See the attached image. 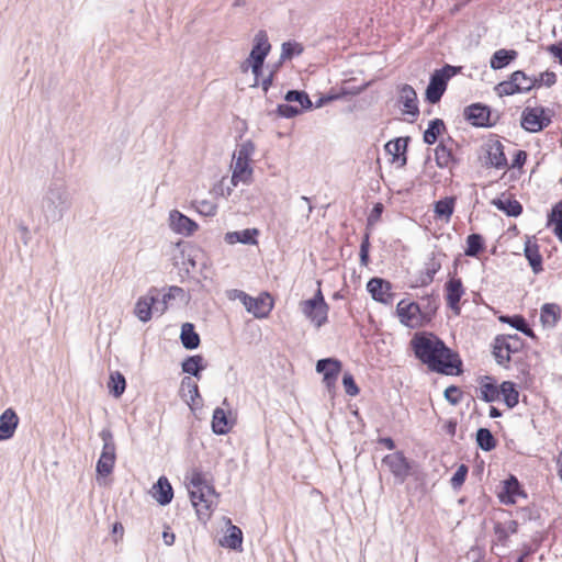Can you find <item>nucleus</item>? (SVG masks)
<instances>
[{
  "label": "nucleus",
  "instance_id": "nucleus-1",
  "mask_svg": "<svg viewBox=\"0 0 562 562\" xmlns=\"http://www.w3.org/2000/svg\"><path fill=\"white\" fill-rule=\"evenodd\" d=\"M411 346L416 358L431 371L451 374L452 370L461 364L458 356L434 335L416 334L411 340Z\"/></svg>",
  "mask_w": 562,
  "mask_h": 562
},
{
  "label": "nucleus",
  "instance_id": "nucleus-2",
  "mask_svg": "<svg viewBox=\"0 0 562 562\" xmlns=\"http://www.w3.org/2000/svg\"><path fill=\"white\" fill-rule=\"evenodd\" d=\"M71 206V196L65 182L53 180L41 200V212L46 223L59 222Z\"/></svg>",
  "mask_w": 562,
  "mask_h": 562
},
{
  "label": "nucleus",
  "instance_id": "nucleus-3",
  "mask_svg": "<svg viewBox=\"0 0 562 562\" xmlns=\"http://www.w3.org/2000/svg\"><path fill=\"white\" fill-rule=\"evenodd\" d=\"M460 70L461 67L451 65H445L442 68L436 69L431 74L426 88V100L431 104L438 103L447 89L449 79L460 72Z\"/></svg>",
  "mask_w": 562,
  "mask_h": 562
},
{
  "label": "nucleus",
  "instance_id": "nucleus-4",
  "mask_svg": "<svg viewBox=\"0 0 562 562\" xmlns=\"http://www.w3.org/2000/svg\"><path fill=\"white\" fill-rule=\"evenodd\" d=\"M300 311L316 328H321L327 323L329 306L321 288L317 289L312 299L300 303Z\"/></svg>",
  "mask_w": 562,
  "mask_h": 562
},
{
  "label": "nucleus",
  "instance_id": "nucleus-5",
  "mask_svg": "<svg viewBox=\"0 0 562 562\" xmlns=\"http://www.w3.org/2000/svg\"><path fill=\"white\" fill-rule=\"evenodd\" d=\"M170 294H165L162 299H159V292L157 289H151L145 295L138 299L135 304L134 313L140 322H148L151 318L154 312L162 314L167 308V300L170 299Z\"/></svg>",
  "mask_w": 562,
  "mask_h": 562
},
{
  "label": "nucleus",
  "instance_id": "nucleus-6",
  "mask_svg": "<svg viewBox=\"0 0 562 562\" xmlns=\"http://www.w3.org/2000/svg\"><path fill=\"white\" fill-rule=\"evenodd\" d=\"M552 111L543 106H527L520 119L521 127L529 133H538L550 125Z\"/></svg>",
  "mask_w": 562,
  "mask_h": 562
},
{
  "label": "nucleus",
  "instance_id": "nucleus-7",
  "mask_svg": "<svg viewBox=\"0 0 562 562\" xmlns=\"http://www.w3.org/2000/svg\"><path fill=\"white\" fill-rule=\"evenodd\" d=\"M100 437L103 441V448L100 459L97 463V472L100 475L106 476L112 472L115 463V443L113 441L112 432L108 429H103L100 432Z\"/></svg>",
  "mask_w": 562,
  "mask_h": 562
},
{
  "label": "nucleus",
  "instance_id": "nucleus-8",
  "mask_svg": "<svg viewBox=\"0 0 562 562\" xmlns=\"http://www.w3.org/2000/svg\"><path fill=\"white\" fill-rule=\"evenodd\" d=\"M519 349V337L517 335L497 336L493 345V355L501 366L510 361V353Z\"/></svg>",
  "mask_w": 562,
  "mask_h": 562
},
{
  "label": "nucleus",
  "instance_id": "nucleus-9",
  "mask_svg": "<svg viewBox=\"0 0 562 562\" xmlns=\"http://www.w3.org/2000/svg\"><path fill=\"white\" fill-rule=\"evenodd\" d=\"M271 49V45L268 40V35L266 31H259L254 38V46L249 54L246 63L248 66L246 68L243 67L245 71L248 67L257 68L258 66H263L265 59Z\"/></svg>",
  "mask_w": 562,
  "mask_h": 562
},
{
  "label": "nucleus",
  "instance_id": "nucleus-10",
  "mask_svg": "<svg viewBox=\"0 0 562 562\" xmlns=\"http://www.w3.org/2000/svg\"><path fill=\"white\" fill-rule=\"evenodd\" d=\"M397 103L403 114L416 119L419 115L418 99L415 89L409 85H402L397 88Z\"/></svg>",
  "mask_w": 562,
  "mask_h": 562
},
{
  "label": "nucleus",
  "instance_id": "nucleus-11",
  "mask_svg": "<svg viewBox=\"0 0 562 562\" xmlns=\"http://www.w3.org/2000/svg\"><path fill=\"white\" fill-rule=\"evenodd\" d=\"M244 306L256 318H265L271 312L273 302L268 293L256 299L250 295H244Z\"/></svg>",
  "mask_w": 562,
  "mask_h": 562
},
{
  "label": "nucleus",
  "instance_id": "nucleus-12",
  "mask_svg": "<svg viewBox=\"0 0 562 562\" xmlns=\"http://www.w3.org/2000/svg\"><path fill=\"white\" fill-rule=\"evenodd\" d=\"M220 494H189L192 506L195 508L198 518L206 522L212 514L213 506Z\"/></svg>",
  "mask_w": 562,
  "mask_h": 562
},
{
  "label": "nucleus",
  "instance_id": "nucleus-13",
  "mask_svg": "<svg viewBox=\"0 0 562 562\" xmlns=\"http://www.w3.org/2000/svg\"><path fill=\"white\" fill-rule=\"evenodd\" d=\"M169 226L172 232L190 236L198 229V224L177 210L169 213Z\"/></svg>",
  "mask_w": 562,
  "mask_h": 562
},
{
  "label": "nucleus",
  "instance_id": "nucleus-14",
  "mask_svg": "<svg viewBox=\"0 0 562 562\" xmlns=\"http://www.w3.org/2000/svg\"><path fill=\"white\" fill-rule=\"evenodd\" d=\"M316 371L323 373L324 382L330 389L335 385L341 371V362L334 358L321 359L316 363Z\"/></svg>",
  "mask_w": 562,
  "mask_h": 562
},
{
  "label": "nucleus",
  "instance_id": "nucleus-15",
  "mask_svg": "<svg viewBox=\"0 0 562 562\" xmlns=\"http://www.w3.org/2000/svg\"><path fill=\"white\" fill-rule=\"evenodd\" d=\"M367 289L373 300L384 304L392 303L393 293H391L392 286L389 281L381 278H372L368 282Z\"/></svg>",
  "mask_w": 562,
  "mask_h": 562
},
{
  "label": "nucleus",
  "instance_id": "nucleus-16",
  "mask_svg": "<svg viewBox=\"0 0 562 562\" xmlns=\"http://www.w3.org/2000/svg\"><path fill=\"white\" fill-rule=\"evenodd\" d=\"M518 522L516 520L497 521L494 524V546L508 547L509 537L517 533Z\"/></svg>",
  "mask_w": 562,
  "mask_h": 562
},
{
  "label": "nucleus",
  "instance_id": "nucleus-17",
  "mask_svg": "<svg viewBox=\"0 0 562 562\" xmlns=\"http://www.w3.org/2000/svg\"><path fill=\"white\" fill-rule=\"evenodd\" d=\"M465 119L474 126L485 127L491 126L490 122L491 111L486 105L475 103L464 110Z\"/></svg>",
  "mask_w": 562,
  "mask_h": 562
},
{
  "label": "nucleus",
  "instance_id": "nucleus-18",
  "mask_svg": "<svg viewBox=\"0 0 562 562\" xmlns=\"http://www.w3.org/2000/svg\"><path fill=\"white\" fill-rule=\"evenodd\" d=\"M454 146V142L449 137L447 140L440 142L436 147L435 160L439 168H450L452 165L457 164L453 154Z\"/></svg>",
  "mask_w": 562,
  "mask_h": 562
},
{
  "label": "nucleus",
  "instance_id": "nucleus-19",
  "mask_svg": "<svg viewBox=\"0 0 562 562\" xmlns=\"http://www.w3.org/2000/svg\"><path fill=\"white\" fill-rule=\"evenodd\" d=\"M446 300L447 305L454 312L456 315L460 314V300L464 294L462 281L460 279H450L446 285Z\"/></svg>",
  "mask_w": 562,
  "mask_h": 562
},
{
  "label": "nucleus",
  "instance_id": "nucleus-20",
  "mask_svg": "<svg viewBox=\"0 0 562 562\" xmlns=\"http://www.w3.org/2000/svg\"><path fill=\"white\" fill-rule=\"evenodd\" d=\"M19 424V417L12 408H7L0 416V441L13 437Z\"/></svg>",
  "mask_w": 562,
  "mask_h": 562
},
{
  "label": "nucleus",
  "instance_id": "nucleus-21",
  "mask_svg": "<svg viewBox=\"0 0 562 562\" xmlns=\"http://www.w3.org/2000/svg\"><path fill=\"white\" fill-rule=\"evenodd\" d=\"M382 463L397 477L408 473L409 467L402 452H394L383 458Z\"/></svg>",
  "mask_w": 562,
  "mask_h": 562
},
{
  "label": "nucleus",
  "instance_id": "nucleus-22",
  "mask_svg": "<svg viewBox=\"0 0 562 562\" xmlns=\"http://www.w3.org/2000/svg\"><path fill=\"white\" fill-rule=\"evenodd\" d=\"M480 387L477 396L486 403L495 402L499 398V387L494 379L488 375L480 376Z\"/></svg>",
  "mask_w": 562,
  "mask_h": 562
},
{
  "label": "nucleus",
  "instance_id": "nucleus-23",
  "mask_svg": "<svg viewBox=\"0 0 562 562\" xmlns=\"http://www.w3.org/2000/svg\"><path fill=\"white\" fill-rule=\"evenodd\" d=\"M184 484L189 492L196 490V492H215L214 487L210 485L205 474L191 470L184 476Z\"/></svg>",
  "mask_w": 562,
  "mask_h": 562
},
{
  "label": "nucleus",
  "instance_id": "nucleus-24",
  "mask_svg": "<svg viewBox=\"0 0 562 562\" xmlns=\"http://www.w3.org/2000/svg\"><path fill=\"white\" fill-rule=\"evenodd\" d=\"M486 164L496 169H504L507 167V158L504 153V146L501 142L496 140L490 145L487 149Z\"/></svg>",
  "mask_w": 562,
  "mask_h": 562
},
{
  "label": "nucleus",
  "instance_id": "nucleus-25",
  "mask_svg": "<svg viewBox=\"0 0 562 562\" xmlns=\"http://www.w3.org/2000/svg\"><path fill=\"white\" fill-rule=\"evenodd\" d=\"M396 312L401 323L409 326L417 319V315L420 313V306L415 302L407 303L402 300L397 304Z\"/></svg>",
  "mask_w": 562,
  "mask_h": 562
},
{
  "label": "nucleus",
  "instance_id": "nucleus-26",
  "mask_svg": "<svg viewBox=\"0 0 562 562\" xmlns=\"http://www.w3.org/2000/svg\"><path fill=\"white\" fill-rule=\"evenodd\" d=\"M408 138H396L385 144V150L393 156V161H401V167L405 166L407 158L405 151L407 148Z\"/></svg>",
  "mask_w": 562,
  "mask_h": 562
},
{
  "label": "nucleus",
  "instance_id": "nucleus-27",
  "mask_svg": "<svg viewBox=\"0 0 562 562\" xmlns=\"http://www.w3.org/2000/svg\"><path fill=\"white\" fill-rule=\"evenodd\" d=\"M257 235L258 229L256 228H247L239 232H228L225 235V241L231 245L236 243H240L244 245H255L257 244Z\"/></svg>",
  "mask_w": 562,
  "mask_h": 562
},
{
  "label": "nucleus",
  "instance_id": "nucleus-28",
  "mask_svg": "<svg viewBox=\"0 0 562 562\" xmlns=\"http://www.w3.org/2000/svg\"><path fill=\"white\" fill-rule=\"evenodd\" d=\"M561 318V308L558 304L546 303L541 307L540 321L544 327L553 328Z\"/></svg>",
  "mask_w": 562,
  "mask_h": 562
},
{
  "label": "nucleus",
  "instance_id": "nucleus-29",
  "mask_svg": "<svg viewBox=\"0 0 562 562\" xmlns=\"http://www.w3.org/2000/svg\"><path fill=\"white\" fill-rule=\"evenodd\" d=\"M492 204L508 216H518L522 212V206L517 200L505 196L504 194L501 198L492 200Z\"/></svg>",
  "mask_w": 562,
  "mask_h": 562
},
{
  "label": "nucleus",
  "instance_id": "nucleus-30",
  "mask_svg": "<svg viewBox=\"0 0 562 562\" xmlns=\"http://www.w3.org/2000/svg\"><path fill=\"white\" fill-rule=\"evenodd\" d=\"M251 177L252 168L250 167L249 162L233 159L232 182L234 186H237L238 182L249 183Z\"/></svg>",
  "mask_w": 562,
  "mask_h": 562
},
{
  "label": "nucleus",
  "instance_id": "nucleus-31",
  "mask_svg": "<svg viewBox=\"0 0 562 562\" xmlns=\"http://www.w3.org/2000/svg\"><path fill=\"white\" fill-rule=\"evenodd\" d=\"M517 56L518 53L515 49L501 48L492 55L490 67L494 70L502 69L515 60Z\"/></svg>",
  "mask_w": 562,
  "mask_h": 562
},
{
  "label": "nucleus",
  "instance_id": "nucleus-32",
  "mask_svg": "<svg viewBox=\"0 0 562 562\" xmlns=\"http://www.w3.org/2000/svg\"><path fill=\"white\" fill-rule=\"evenodd\" d=\"M518 78H524L519 72H513L508 80L499 82L495 87V91L499 97L513 95L515 93H521V88L517 85Z\"/></svg>",
  "mask_w": 562,
  "mask_h": 562
},
{
  "label": "nucleus",
  "instance_id": "nucleus-33",
  "mask_svg": "<svg viewBox=\"0 0 562 562\" xmlns=\"http://www.w3.org/2000/svg\"><path fill=\"white\" fill-rule=\"evenodd\" d=\"M180 339L182 346L188 350L196 349L200 345V336L195 333L191 323L182 325Z\"/></svg>",
  "mask_w": 562,
  "mask_h": 562
},
{
  "label": "nucleus",
  "instance_id": "nucleus-34",
  "mask_svg": "<svg viewBox=\"0 0 562 562\" xmlns=\"http://www.w3.org/2000/svg\"><path fill=\"white\" fill-rule=\"evenodd\" d=\"M232 425L228 422L227 414L223 408H215L212 417V430L216 435H225L229 431Z\"/></svg>",
  "mask_w": 562,
  "mask_h": 562
},
{
  "label": "nucleus",
  "instance_id": "nucleus-35",
  "mask_svg": "<svg viewBox=\"0 0 562 562\" xmlns=\"http://www.w3.org/2000/svg\"><path fill=\"white\" fill-rule=\"evenodd\" d=\"M182 371L200 379V373L205 369L203 357L200 355L190 356L181 363Z\"/></svg>",
  "mask_w": 562,
  "mask_h": 562
},
{
  "label": "nucleus",
  "instance_id": "nucleus-36",
  "mask_svg": "<svg viewBox=\"0 0 562 562\" xmlns=\"http://www.w3.org/2000/svg\"><path fill=\"white\" fill-rule=\"evenodd\" d=\"M243 544V532L240 528L237 526L231 525L228 529V533L224 536L223 540H221V546L232 549L238 550L241 549Z\"/></svg>",
  "mask_w": 562,
  "mask_h": 562
},
{
  "label": "nucleus",
  "instance_id": "nucleus-37",
  "mask_svg": "<svg viewBox=\"0 0 562 562\" xmlns=\"http://www.w3.org/2000/svg\"><path fill=\"white\" fill-rule=\"evenodd\" d=\"M499 395H503L504 402L508 408H513L518 404L519 392L510 381H505L501 384Z\"/></svg>",
  "mask_w": 562,
  "mask_h": 562
},
{
  "label": "nucleus",
  "instance_id": "nucleus-38",
  "mask_svg": "<svg viewBox=\"0 0 562 562\" xmlns=\"http://www.w3.org/2000/svg\"><path fill=\"white\" fill-rule=\"evenodd\" d=\"M525 257L535 273L542 271V257L536 244L527 243L525 246Z\"/></svg>",
  "mask_w": 562,
  "mask_h": 562
},
{
  "label": "nucleus",
  "instance_id": "nucleus-39",
  "mask_svg": "<svg viewBox=\"0 0 562 562\" xmlns=\"http://www.w3.org/2000/svg\"><path fill=\"white\" fill-rule=\"evenodd\" d=\"M456 204V198L454 196H447L442 200H439L435 203V214L440 217L445 218L446 221H449L450 216L453 213Z\"/></svg>",
  "mask_w": 562,
  "mask_h": 562
},
{
  "label": "nucleus",
  "instance_id": "nucleus-40",
  "mask_svg": "<svg viewBox=\"0 0 562 562\" xmlns=\"http://www.w3.org/2000/svg\"><path fill=\"white\" fill-rule=\"evenodd\" d=\"M286 102H296L300 104V110H311L313 108V102L311 101L308 94L305 91L300 90H289L284 97Z\"/></svg>",
  "mask_w": 562,
  "mask_h": 562
},
{
  "label": "nucleus",
  "instance_id": "nucleus-41",
  "mask_svg": "<svg viewBox=\"0 0 562 562\" xmlns=\"http://www.w3.org/2000/svg\"><path fill=\"white\" fill-rule=\"evenodd\" d=\"M445 130V123L440 119L431 120L428 124V128L424 133V142L428 145H432L437 142L438 136Z\"/></svg>",
  "mask_w": 562,
  "mask_h": 562
},
{
  "label": "nucleus",
  "instance_id": "nucleus-42",
  "mask_svg": "<svg viewBox=\"0 0 562 562\" xmlns=\"http://www.w3.org/2000/svg\"><path fill=\"white\" fill-rule=\"evenodd\" d=\"M441 263L431 257L426 263L425 271L419 277L420 285L425 286L432 282L435 274L440 270Z\"/></svg>",
  "mask_w": 562,
  "mask_h": 562
},
{
  "label": "nucleus",
  "instance_id": "nucleus-43",
  "mask_svg": "<svg viewBox=\"0 0 562 562\" xmlns=\"http://www.w3.org/2000/svg\"><path fill=\"white\" fill-rule=\"evenodd\" d=\"M548 224L554 225V234L562 241V200L558 202L549 214Z\"/></svg>",
  "mask_w": 562,
  "mask_h": 562
},
{
  "label": "nucleus",
  "instance_id": "nucleus-44",
  "mask_svg": "<svg viewBox=\"0 0 562 562\" xmlns=\"http://www.w3.org/2000/svg\"><path fill=\"white\" fill-rule=\"evenodd\" d=\"M476 442L484 451H491L496 447V440L487 428H480L476 431Z\"/></svg>",
  "mask_w": 562,
  "mask_h": 562
},
{
  "label": "nucleus",
  "instance_id": "nucleus-45",
  "mask_svg": "<svg viewBox=\"0 0 562 562\" xmlns=\"http://www.w3.org/2000/svg\"><path fill=\"white\" fill-rule=\"evenodd\" d=\"M125 386H126V381H125L124 375L121 372L115 371V372L111 373L110 381H109V389L114 397H120L124 393Z\"/></svg>",
  "mask_w": 562,
  "mask_h": 562
},
{
  "label": "nucleus",
  "instance_id": "nucleus-46",
  "mask_svg": "<svg viewBox=\"0 0 562 562\" xmlns=\"http://www.w3.org/2000/svg\"><path fill=\"white\" fill-rule=\"evenodd\" d=\"M484 248L483 238L479 234H471L467 238L465 255L470 257L477 256Z\"/></svg>",
  "mask_w": 562,
  "mask_h": 562
},
{
  "label": "nucleus",
  "instance_id": "nucleus-47",
  "mask_svg": "<svg viewBox=\"0 0 562 562\" xmlns=\"http://www.w3.org/2000/svg\"><path fill=\"white\" fill-rule=\"evenodd\" d=\"M303 53V46L302 44L297 42H285L282 44L281 47V61L291 59L294 56H299Z\"/></svg>",
  "mask_w": 562,
  "mask_h": 562
},
{
  "label": "nucleus",
  "instance_id": "nucleus-48",
  "mask_svg": "<svg viewBox=\"0 0 562 562\" xmlns=\"http://www.w3.org/2000/svg\"><path fill=\"white\" fill-rule=\"evenodd\" d=\"M255 153V145L250 140L241 143L233 155V159L249 162Z\"/></svg>",
  "mask_w": 562,
  "mask_h": 562
},
{
  "label": "nucleus",
  "instance_id": "nucleus-49",
  "mask_svg": "<svg viewBox=\"0 0 562 562\" xmlns=\"http://www.w3.org/2000/svg\"><path fill=\"white\" fill-rule=\"evenodd\" d=\"M187 390L192 404H195V400L200 397L198 384L189 376H186L181 381V391Z\"/></svg>",
  "mask_w": 562,
  "mask_h": 562
},
{
  "label": "nucleus",
  "instance_id": "nucleus-50",
  "mask_svg": "<svg viewBox=\"0 0 562 562\" xmlns=\"http://www.w3.org/2000/svg\"><path fill=\"white\" fill-rule=\"evenodd\" d=\"M515 72H519V75H522L524 77L522 79L518 78L517 80V85L519 86V88H521V92H528L537 86V78L529 77L521 70H516Z\"/></svg>",
  "mask_w": 562,
  "mask_h": 562
},
{
  "label": "nucleus",
  "instance_id": "nucleus-51",
  "mask_svg": "<svg viewBox=\"0 0 562 562\" xmlns=\"http://www.w3.org/2000/svg\"><path fill=\"white\" fill-rule=\"evenodd\" d=\"M467 474H468L467 465L461 464L457 469V471L454 472V474L452 475V477L450 480L451 487L454 488V490L460 488L461 485L463 484L464 480H465Z\"/></svg>",
  "mask_w": 562,
  "mask_h": 562
},
{
  "label": "nucleus",
  "instance_id": "nucleus-52",
  "mask_svg": "<svg viewBox=\"0 0 562 562\" xmlns=\"http://www.w3.org/2000/svg\"><path fill=\"white\" fill-rule=\"evenodd\" d=\"M461 391L458 386L450 385L445 390L443 396L451 405H458L461 402Z\"/></svg>",
  "mask_w": 562,
  "mask_h": 562
},
{
  "label": "nucleus",
  "instance_id": "nucleus-53",
  "mask_svg": "<svg viewBox=\"0 0 562 562\" xmlns=\"http://www.w3.org/2000/svg\"><path fill=\"white\" fill-rule=\"evenodd\" d=\"M510 326L524 333L527 336H533V331L528 327L526 319L522 316H513Z\"/></svg>",
  "mask_w": 562,
  "mask_h": 562
},
{
  "label": "nucleus",
  "instance_id": "nucleus-54",
  "mask_svg": "<svg viewBox=\"0 0 562 562\" xmlns=\"http://www.w3.org/2000/svg\"><path fill=\"white\" fill-rule=\"evenodd\" d=\"M277 112L282 117L291 119L299 115L302 111L297 106L284 103L278 105Z\"/></svg>",
  "mask_w": 562,
  "mask_h": 562
},
{
  "label": "nucleus",
  "instance_id": "nucleus-55",
  "mask_svg": "<svg viewBox=\"0 0 562 562\" xmlns=\"http://www.w3.org/2000/svg\"><path fill=\"white\" fill-rule=\"evenodd\" d=\"M342 385L346 393L350 396H356L359 393V387L357 386L353 376L350 373L344 374Z\"/></svg>",
  "mask_w": 562,
  "mask_h": 562
},
{
  "label": "nucleus",
  "instance_id": "nucleus-56",
  "mask_svg": "<svg viewBox=\"0 0 562 562\" xmlns=\"http://www.w3.org/2000/svg\"><path fill=\"white\" fill-rule=\"evenodd\" d=\"M503 492H521L520 484L516 476L510 475L508 479L502 481Z\"/></svg>",
  "mask_w": 562,
  "mask_h": 562
},
{
  "label": "nucleus",
  "instance_id": "nucleus-57",
  "mask_svg": "<svg viewBox=\"0 0 562 562\" xmlns=\"http://www.w3.org/2000/svg\"><path fill=\"white\" fill-rule=\"evenodd\" d=\"M538 80V83L536 87H539L541 85H544L547 87H551L557 81V76L554 72L552 71H544L542 74H540L539 78H537Z\"/></svg>",
  "mask_w": 562,
  "mask_h": 562
},
{
  "label": "nucleus",
  "instance_id": "nucleus-58",
  "mask_svg": "<svg viewBox=\"0 0 562 562\" xmlns=\"http://www.w3.org/2000/svg\"><path fill=\"white\" fill-rule=\"evenodd\" d=\"M150 492H173L172 491V486L170 484V482L168 481V479L166 476H160L157 481V483H155L153 485V488Z\"/></svg>",
  "mask_w": 562,
  "mask_h": 562
},
{
  "label": "nucleus",
  "instance_id": "nucleus-59",
  "mask_svg": "<svg viewBox=\"0 0 562 562\" xmlns=\"http://www.w3.org/2000/svg\"><path fill=\"white\" fill-rule=\"evenodd\" d=\"M499 502L504 505H514L517 503V497L527 498L528 494H497Z\"/></svg>",
  "mask_w": 562,
  "mask_h": 562
},
{
  "label": "nucleus",
  "instance_id": "nucleus-60",
  "mask_svg": "<svg viewBox=\"0 0 562 562\" xmlns=\"http://www.w3.org/2000/svg\"><path fill=\"white\" fill-rule=\"evenodd\" d=\"M199 212L207 216H213L216 213V206L211 202L202 201L199 206Z\"/></svg>",
  "mask_w": 562,
  "mask_h": 562
},
{
  "label": "nucleus",
  "instance_id": "nucleus-61",
  "mask_svg": "<svg viewBox=\"0 0 562 562\" xmlns=\"http://www.w3.org/2000/svg\"><path fill=\"white\" fill-rule=\"evenodd\" d=\"M527 154L524 150H518L513 159L512 168H520L526 162Z\"/></svg>",
  "mask_w": 562,
  "mask_h": 562
},
{
  "label": "nucleus",
  "instance_id": "nucleus-62",
  "mask_svg": "<svg viewBox=\"0 0 562 562\" xmlns=\"http://www.w3.org/2000/svg\"><path fill=\"white\" fill-rule=\"evenodd\" d=\"M548 52L559 59L562 65V41L558 44L548 46Z\"/></svg>",
  "mask_w": 562,
  "mask_h": 562
},
{
  "label": "nucleus",
  "instance_id": "nucleus-63",
  "mask_svg": "<svg viewBox=\"0 0 562 562\" xmlns=\"http://www.w3.org/2000/svg\"><path fill=\"white\" fill-rule=\"evenodd\" d=\"M162 540L166 546H172L176 540L175 533L170 530L169 527H166V529L162 531Z\"/></svg>",
  "mask_w": 562,
  "mask_h": 562
},
{
  "label": "nucleus",
  "instance_id": "nucleus-64",
  "mask_svg": "<svg viewBox=\"0 0 562 562\" xmlns=\"http://www.w3.org/2000/svg\"><path fill=\"white\" fill-rule=\"evenodd\" d=\"M175 494H153L156 501L161 505L166 506L171 503Z\"/></svg>",
  "mask_w": 562,
  "mask_h": 562
}]
</instances>
